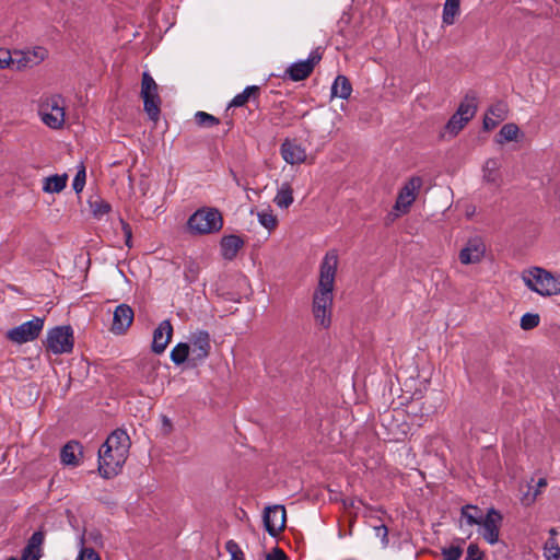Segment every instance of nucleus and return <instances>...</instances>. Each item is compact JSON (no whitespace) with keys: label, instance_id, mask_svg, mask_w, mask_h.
I'll return each mask as SVG.
<instances>
[{"label":"nucleus","instance_id":"c756f323","mask_svg":"<svg viewBox=\"0 0 560 560\" xmlns=\"http://www.w3.org/2000/svg\"><path fill=\"white\" fill-rule=\"evenodd\" d=\"M460 0H445L442 20L445 25H452L459 13Z\"/></svg>","mask_w":560,"mask_h":560},{"label":"nucleus","instance_id":"cd10ccee","mask_svg":"<svg viewBox=\"0 0 560 560\" xmlns=\"http://www.w3.org/2000/svg\"><path fill=\"white\" fill-rule=\"evenodd\" d=\"M68 175H51L44 179L43 190L48 194H58L62 191L67 185Z\"/></svg>","mask_w":560,"mask_h":560},{"label":"nucleus","instance_id":"79ce46f5","mask_svg":"<svg viewBox=\"0 0 560 560\" xmlns=\"http://www.w3.org/2000/svg\"><path fill=\"white\" fill-rule=\"evenodd\" d=\"M91 207L95 217H102L110 211V205L104 200L95 201Z\"/></svg>","mask_w":560,"mask_h":560},{"label":"nucleus","instance_id":"09e8293b","mask_svg":"<svg viewBox=\"0 0 560 560\" xmlns=\"http://www.w3.org/2000/svg\"><path fill=\"white\" fill-rule=\"evenodd\" d=\"M10 63L13 65L12 54L7 49H0V69H4Z\"/></svg>","mask_w":560,"mask_h":560},{"label":"nucleus","instance_id":"c85d7f7f","mask_svg":"<svg viewBox=\"0 0 560 560\" xmlns=\"http://www.w3.org/2000/svg\"><path fill=\"white\" fill-rule=\"evenodd\" d=\"M477 112V101L475 95L467 94L463 102H460L456 114L464 120L469 121Z\"/></svg>","mask_w":560,"mask_h":560},{"label":"nucleus","instance_id":"0eeeda50","mask_svg":"<svg viewBox=\"0 0 560 560\" xmlns=\"http://www.w3.org/2000/svg\"><path fill=\"white\" fill-rule=\"evenodd\" d=\"M44 327V319L34 317L16 327L11 328L7 332V337L12 342L22 345L36 339Z\"/></svg>","mask_w":560,"mask_h":560},{"label":"nucleus","instance_id":"2eb2a0df","mask_svg":"<svg viewBox=\"0 0 560 560\" xmlns=\"http://www.w3.org/2000/svg\"><path fill=\"white\" fill-rule=\"evenodd\" d=\"M264 525L271 537H277L285 527V509L283 505L267 506L264 512Z\"/></svg>","mask_w":560,"mask_h":560},{"label":"nucleus","instance_id":"9d476101","mask_svg":"<svg viewBox=\"0 0 560 560\" xmlns=\"http://www.w3.org/2000/svg\"><path fill=\"white\" fill-rule=\"evenodd\" d=\"M423 180L419 176H412L399 190L394 209L398 213H407L415 202L417 195L422 187Z\"/></svg>","mask_w":560,"mask_h":560},{"label":"nucleus","instance_id":"c9c22d12","mask_svg":"<svg viewBox=\"0 0 560 560\" xmlns=\"http://www.w3.org/2000/svg\"><path fill=\"white\" fill-rule=\"evenodd\" d=\"M467 122L468 121L464 120L462 117H458V115L455 113L447 121L445 129L447 132L455 136L467 125Z\"/></svg>","mask_w":560,"mask_h":560},{"label":"nucleus","instance_id":"e433bc0d","mask_svg":"<svg viewBox=\"0 0 560 560\" xmlns=\"http://www.w3.org/2000/svg\"><path fill=\"white\" fill-rule=\"evenodd\" d=\"M257 217L259 223L267 230L271 231L276 229L278 220L277 217L270 210L258 212Z\"/></svg>","mask_w":560,"mask_h":560},{"label":"nucleus","instance_id":"6e6d98bb","mask_svg":"<svg viewBox=\"0 0 560 560\" xmlns=\"http://www.w3.org/2000/svg\"><path fill=\"white\" fill-rule=\"evenodd\" d=\"M345 505L347 508H354L355 506V500H350L349 502L345 501Z\"/></svg>","mask_w":560,"mask_h":560},{"label":"nucleus","instance_id":"7c9ffc66","mask_svg":"<svg viewBox=\"0 0 560 560\" xmlns=\"http://www.w3.org/2000/svg\"><path fill=\"white\" fill-rule=\"evenodd\" d=\"M518 133H520V128L517 127V125L513 124V122H509V124H505L502 126V128L500 129V131L497 136L495 141L500 144L508 142V141H513V140L517 139Z\"/></svg>","mask_w":560,"mask_h":560},{"label":"nucleus","instance_id":"58836bf2","mask_svg":"<svg viewBox=\"0 0 560 560\" xmlns=\"http://www.w3.org/2000/svg\"><path fill=\"white\" fill-rule=\"evenodd\" d=\"M540 323V317L536 313H526L521 318V328L530 330L536 328Z\"/></svg>","mask_w":560,"mask_h":560},{"label":"nucleus","instance_id":"864d4df0","mask_svg":"<svg viewBox=\"0 0 560 560\" xmlns=\"http://www.w3.org/2000/svg\"><path fill=\"white\" fill-rule=\"evenodd\" d=\"M546 560H560V548L545 550Z\"/></svg>","mask_w":560,"mask_h":560},{"label":"nucleus","instance_id":"49530a36","mask_svg":"<svg viewBox=\"0 0 560 560\" xmlns=\"http://www.w3.org/2000/svg\"><path fill=\"white\" fill-rule=\"evenodd\" d=\"M79 560H101L98 553L93 548H82L79 553Z\"/></svg>","mask_w":560,"mask_h":560},{"label":"nucleus","instance_id":"f257e3e1","mask_svg":"<svg viewBox=\"0 0 560 560\" xmlns=\"http://www.w3.org/2000/svg\"><path fill=\"white\" fill-rule=\"evenodd\" d=\"M338 267V255L327 252L319 267L318 285L313 294L312 313L316 324L328 328L331 324L334 285Z\"/></svg>","mask_w":560,"mask_h":560},{"label":"nucleus","instance_id":"72a5a7b5","mask_svg":"<svg viewBox=\"0 0 560 560\" xmlns=\"http://www.w3.org/2000/svg\"><path fill=\"white\" fill-rule=\"evenodd\" d=\"M200 266L192 259L186 260L184 265V277L187 282L192 283L198 279Z\"/></svg>","mask_w":560,"mask_h":560},{"label":"nucleus","instance_id":"7ed1b4c3","mask_svg":"<svg viewBox=\"0 0 560 560\" xmlns=\"http://www.w3.org/2000/svg\"><path fill=\"white\" fill-rule=\"evenodd\" d=\"M523 280L532 291L542 296L560 293V277H555L542 268H533L528 273L523 275Z\"/></svg>","mask_w":560,"mask_h":560},{"label":"nucleus","instance_id":"393cba45","mask_svg":"<svg viewBox=\"0 0 560 560\" xmlns=\"http://www.w3.org/2000/svg\"><path fill=\"white\" fill-rule=\"evenodd\" d=\"M500 162L497 159H488L482 167L483 180L495 186L500 185Z\"/></svg>","mask_w":560,"mask_h":560},{"label":"nucleus","instance_id":"a19ab883","mask_svg":"<svg viewBox=\"0 0 560 560\" xmlns=\"http://www.w3.org/2000/svg\"><path fill=\"white\" fill-rule=\"evenodd\" d=\"M85 176H86L85 167L83 165H81L73 178V182H72L73 190L77 194H79L83 190L84 185H85Z\"/></svg>","mask_w":560,"mask_h":560},{"label":"nucleus","instance_id":"20e7f679","mask_svg":"<svg viewBox=\"0 0 560 560\" xmlns=\"http://www.w3.org/2000/svg\"><path fill=\"white\" fill-rule=\"evenodd\" d=\"M65 98L59 94L40 98L38 114L42 121L51 129H60L65 124Z\"/></svg>","mask_w":560,"mask_h":560},{"label":"nucleus","instance_id":"f3484780","mask_svg":"<svg viewBox=\"0 0 560 560\" xmlns=\"http://www.w3.org/2000/svg\"><path fill=\"white\" fill-rule=\"evenodd\" d=\"M133 320L132 308L122 303L116 307L113 315V325L110 330L116 335L124 334Z\"/></svg>","mask_w":560,"mask_h":560},{"label":"nucleus","instance_id":"f8f14e48","mask_svg":"<svg viewBox=\"0 0 560 560\" xmlns=\"http://www.w3.org/2000/svg\"><path fill=\"white\" fill-rule=\"evenodd\" d=\"M102 446L107 452L109 450L114 451V459L126 462L130 448V438L126 431L117 429L106 439Z\"/></svg>","mask_w":560,"mask_h":560},{"label":"nucleus","instance_id":"412c9836","mask_svg":"<svg viewBox=\"0 0 560 560\" xmlns=\"http://www.w3.org/2000/svg\"><path fill=\"white\" fill-rule=\"evenodd\" d=\"M483 512L480 508L472 504H466L460 509L459 527L465 529L466 527H472L480 524L483 517Z\"/></svg>","mask_w":560,"mask_h":560},{"label":"nucleus","instance_id":"6ab92c4d","mask_svg":"<svg viewBox=\"0 0 560 560\" xmlns=\"http://www.w3.org/2000/svg\"><path fill=\"white\" fill-rule=\"evenodd\" d=\"M280 152L283 160L291 165L304 163L307 156L301 144L288 139L282 142Z\"/></svg>","mask_w":560,"mask_h":560},{"label":"nucleus","instance_id":"37998d69","mask_svg":"<svg viewBox=\"0 0 560 560\" xmlns=\"http://www.w3.org/2000/svg\"><path fill=\"white\" fill-rule=\"evenodd\" d=\"M462 553L463 550L460 549V547L451 546L448 548L442 549L443 560H459Z\"/></svg>","mask_w":560,"mask_h":560},{"label":"nucleus","instance_id":"aec40b11","mask_svg":"<svg viewBox=\"0 0 560 560\" xmlns=\"http://www.w3.org/2000/svg\"><path fill=\"white\" fill-rule=\"evenodd\" d=\"M44 539L45 535L42 530L33 533V535L31 536L22 551L21 560H39V558L42 557V545L44 542ZM8 560L16 559L14 557H11Z\"/></svg>","mask_w":560,"mask_h":560},{"label":"nucleus","instance_id":"39448f33","mask_svg":"<svg viewBox=\"0 0 560 560\" xmlns=\"http://www.w3.org/2000/svg\"><path fill=\"white\" fill-rule=\"evenodd\" d=\"M141 96L143 98L144 112L151 120L158 121L161 113V100L158 94V84L148 72L142 73Z\"/></svg>","mask_w":560,"mask_h":560},{"label":"nucleus","instance_id":"5fc2aeb1","mask_svg":"<svg viewBox=\"0 0 560 560\" xmlns=\"http://www.w3.org/2000/svg\"><path fill=\"white\" fill-rule=\"evenodd\" d=\"M552 548H560L553 537H550L545 544V550H551Z\"/></svg>","mask_w":560,"mask_h":560},{"label":"nucleus","instance_id":"2f4dec72","mask_svg":"<svg viewBox=\"0 0 560 560\" xmlns=\"http://www.w3.org/2000/svg\"><path fill=\"white\" fill-rule=\"evenodd\" d=\"M190 354V346L187 342L177 343L171 351V360L174 364L179 365L188 360Z\"/></svg>","mask_w":560,"mask_h":560},{"label":"nucleus","instance_id":"de8ad7c7","mask_svg":"<svg viewBox=\"0 0 560 560\" xmlns=\"http://www.w3.org/2000/svg\"><path fill=\"white\" fill-rule=\"evenodd\" d=\"M120 223H121V230H122V233H124V236H125V243L126 245L131 248L132 244H131V240H132V229L131 226L126 222L124 221L122 219H120Z\"/></svg>","mask_w":560,"mask_h":560},{"label":"nucleus","instance_id":"ddd939ff","mask_svg":"<svg viewBox=\"0 0 560 560\" xmlns=\"http://www.w3.org/2000/svg\"><path fill=\"white\" fill-rule=\"evenodd\" d=\"M47 57V49L40 46L28 50H15L12 54L13 66H15L18 70L33 68L44 61Z\"/></svg>","mask_w":560,"mask_h":560},{"label":"nucleus","instance_id":"473e14b6","mask_svg":"<svg viewBox=\"0 0 560 560\" xmlns=\"http://www.w3.org/2000/svg\"><path fill=\"white\" fill-rule=\"evenodd\" d=\"M492 117L497 118V121H503L508 118L509 105L504 101H497L487 110Z\"/></svg>","mask_w":560,"mask_h":560},{"label":"nucleus","instance_id":"423d86ee","mask_svg":"<svg viewBox=\"0 0 560 560\" xmlns=\"http://www.w3.org/2000/svg\"><path fill=\"white\" fill-rule=\"evenodd\" d=\"M73 343V330L70 326H58L48 331L46 347L55 354L71 352Z\"/></svg>","mask_w":560,"mask_h":560},{"label":"nucleus","instance_id":"4be33fe9","mask_svg":"<svg viewBox=\"0 0 560 560\" xmlns=\"http://www.w3.org/2000/svg\"><path fill=\"white\" fill-rule=\"evenodd\" d=\"M243 246L244 241L238 235L223 236L220 242L222 257L226 260H233Z\"/></svg>","mask_w":560,"mask_h":560},{"label":"nucleus","instance_id":"bb28decb","mask_svg":"<svg viewBox=\"0 0 560 560\" xmlns=\"http://www.w3.org/2000/svg\"><path fill=\"white\" fill-rule=\"evenodd\" d=\"M260 94V88L258 85H248L242 93L235 95L229 104V107H242L250 98L257 100Z\"/></svg>","mask_w":560,"mask_h":560},{"label":"nucleus","instance_id":"13d9d810","mask_svg":"<svg viewBox=\"0 0 560 560\" xmlns=\"http://www.w3.org/2000/svg\"><path fill=\"white\" fill-rule=\"evenodd\" d=\"M556 534H557L556 529H555V528H551V529H550V535H551V537H553Z\"/></svg>","mask_w":560,"mask_h":560},{"label":"nucleus","instance_id":"4468645a","mask_svg":"<svg viewBox=\"0 0 560 560\" xmlns=\"http://www.w3.org/2000/svg\"><path fill=\"white\" fill-rule=\"evenodd\" d=\"M486 254V244L480 236L470 237L459 250L458 258L463 265L479 264Z\"/></svg>","mask_w":560,"mask_h":560},{"label":"nucleus","instance_id":"f704fd0d","mask_svg":"<svg viewBox=\"0 0 560 560\" xmlns=\"http://www.w3.org/2000/svg\"><path fill=\"white\" fill-rule=\"evenodd\" d=\"M270 122L277 127H289L292 125V118L287 117L285 108H280L271 113Z\"/></svg>","mask_w":560,"mask_h":560},{"label":"nucleus","instance_id":"a878e982","mask_svg":"<svg viewBox=\"0 0 560 560\" xmlns=\"http://www.w3.org/2000/svg\"><path fill=\"white\" fill-rule=\"evenodd\" d=\"M352 93L350 80L342 74L336 77L331 85V96L348 100Z\"/></svg>","mask_w":560,"mask_h":560},{"label":"nucleus","instance_id":"ea45409f","mask_svg":"<svg viewBox=\"0 0 560 560\" xmlns=\"http://www.w3.org/2000/svg\"><path fill=\"white\" fill-rule=\"evenodd\" d=\"M225 550L230 553L231 559L230 560H246L245 555L238 544L230 539L225 542Z\"/></svg>","mask_w":560,"mask_h":560},{"label":"nucleus","instance_id":"9b49d317","mask_svg":"<svg viewBox=\"0 0 560 560\" xmlns=\"http://www.w3.org/2000/svg\"><path fill=\"white\" fill-rule=\"evenodd\" d=\"M502 514L494 508H490L480 522V534L482 538L490 545L499 541V533L502 524Z\"/></svg>","mask_w":560,"mask_h":560},{"label":"nucleus","instance_id":"c03bdc74","mask_svg":"<svg viewBox=\"0 0 560 560\" xmlns=\"http://www.w3.org/2000/svg\"><path fill=\"white\" fill-rule=\"evenodd\" d=\"M375 536L381 538L382 545L384 547L388 546V528L385 524L374 525L373 526Z\"/></svg>","mask_w":560,"mask_h":560},{"label":"nucleus","instance_id":"4c0bfd02","mask_svg":"<svg viewBox=\"0 0 560 560\" xmlns=\"http://www.w3.org/2000/svg\"><path fill=\"white\" fill-rule=\"evenodd\" d=\"M195 120L197 122L198 126L200 127H212V126H215V125H219L220 120L214 117L213 115L211 114H208L206 112H197L195 114Z\"/></svg>","mask_w":560,"mask_h":560},{"label":"nucleus","instance_id":"a18cd8bd","mask_svg":"<svg viewBox=\"0 0 560 560\" xmlns=\"http://www.w3.org/2000/svg\"><path fill=\"white\" fill-rule=\"evenodd\" d=\"M466 560H483V553L476 544L468 546Z\"/></svg>","mask_w":560,"mask_h":560},{"label":"nucleus","instance_id":"a211bd4d","mask_svg":"<svg viewBox=\"0 0 560 560\" xmlns=\"http://www.w3.org/2000/svg\"><path fill=\"white\" fill-rule=\"evenodd\" d=\"M173 334V327L170 320L165 319L159 324L153 331L152 351L161 354L167 347Z\"/></svg>","mask_w":560,"mask_h":560},{"label":"nucleus","instance_id":"4d7b16f0","mask_svg":"<svg viewBox=\"0 0 560 560\" xmlns=\"http://www.w3.org/2000/svg\"><path fill=\"white\" fill-rule=\"evenodd\" d=\"M538 486H546V481L544 479H540L539 482H538Z\"/></svg>","mask_w":560,"mask_h":560},{"label":"nucleus","instance_id":"dca6fc26","mask_svg":"<svg viewBox=\"0 0 560 560\" xmlns=\"http://www.w3.org/2000/svg\"><path fill=\"white\" fill-rule=\"evenodd\" d=\"M114 451L107 452L103 446L98 450V471L102 477L108 479L116 476L125 464L114 459Z\"/></svg>","mask_w":560,"mask_h":560},{"label":"nucleus","instance_id":"3c124183","mask_svg":"<svg viewBox=\"0 0 560 560\" xmlns=\"http://www.w3.org/2000/svg\"><path fill=\"white\" fill-rule=\"evenodd\" d=\"M501 121H497V118L492 117L488 112L483 118V129L489 131L494 129Z\"/></svg>","mask_w":560,"mask_h":560},{"label":"nucleus","instance_id":"8fccbe9b","mask_svg":"<svg viewBox=\"0 0 560 560\" xmlns=\"http://www.w3.org/2000/svg\"><path fill=\"white\" fill-rule=\"evenodd\" d=\"M288 557L282 549L275 547L271 552L266 556V560H287Z\"/></svg>","mask_w":560,"mask_h":560},{"label":"nucleus","instance_id":"1a4fd4ad","mask_svg":"<svg viewBox=\"0 0 560 560\" xmlns=\"http://www.w3.org/2000/svg\"><path fill=\"white\" fill-rule=\"evenodd\" d=\"M190 346V358L189 361L194 366L202 363L210 353L211 343H210V335L206 330H197L191 332L189 336Z\"/></svg>","mask_w":560,"mask_h":560},{"label":"nucleus","instance_id":"5701e85b","mask_svg":"<svg viewBox=\"0 0 560 560\" xmlns=\"http://www.w3.org/2000/svg\"><path fill=\"white\" fill-rule=\"evenodd\" d=\"M83 454L82 445L77 441H69L60 452V459L63 465L78 466Z\"/></svg>","mask_w":560,"mask_h":560},{"label":"nucleus","instance_id":"6e6552de","mask_svg":"<svg viewBox=\"0 0 560 560\" xmlns=\"http://www.w3.org/2000/svg\"><path fill=\"white\" fill-rule=\"evenodd\" d=\"M320 60L322 54L319 52V49H314L310 52L307 59L300 60L290 65L284 72V78H288L294 82L305 80L311 75L315 66Z\"/></svg>","mask_w":560,"mask_h":560},{"label":"nucleus","instance_id":"b1692460","mask_svg":"<svg viewBox=\"0 0 560 560\" xmlns=\"http://www.w3.org/2000/svg\"><path fill=\"white\" fill-rule=\"evenodd\" d=\"M294 201L293 189L288 182H283L273 198L275 205L280 209H288Z\"/></svg>","mask_w":560,"mask_h":560},{"label":"nucleus","instance_id":"f03ea898","mask_svg":"<svg viewBox=\"0 0 560 560\" xmlns=\"http://www.w3.org/2000/svg\"><path fill=\"white\" fill-rule=\"evenodd\" d=\"M223 228V218L217 208L202 207L187 220V229L194 235L213 234Z\"/></svg>","mask_w":560,"mask_h":560},{"label":"nucleus","instance_id":"603ef678","mask_svg":"<svg viewBox=\"0 0 560 560\" xmlns=\"http://www.w3.org/2000/svg\"><path fill=\"white\" fill-rule=\"evenodd\" d=\"M161 422H162V431L165 435L170 434L173 431V423L172 420L165 416L161 415Z\"/></svg>","mask_w":560,"mask_h":560}]
</instances>
